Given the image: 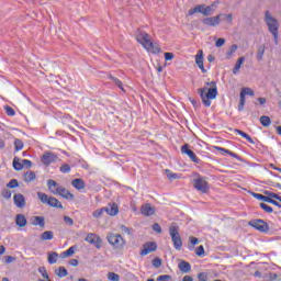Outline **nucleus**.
<instances>
[{"mask_svg": "<svg viewBox=\"0 0 281 281\" xmlns=\"http://www.w3.org/2000/svg\"><path fill=\"white\" fill-rule=\"evenodd\" d=\"M71 186L76 190H85V188H87V184H85V180H82L80 178L74 179L71 181Z\"/></svg>", "mask_w": 281, "mask_h": 281, "instance_id": "obj_19", "label": "nucleus"}, {"mask_svg": "<svg viewBox=\"0 0 281 281\" xmlns=\"http://www.w3.org/2000/svg\"><path fill=\"white\" fill-rule=\"evenodd\" d=\"M86 241L90 243V245H94L97 249H102V238L93 233L87 235Z\"/></svg>", "mask_w": 281, "mask_h": 281, "instance_id": "obj_9", "label": "nucleus"}, {"mask_svg": "<svg viewBox=\"0 0 281 281\" xmlns=\"http://www.w3.org/2000/svg\"><path fill=\"white\" fill-rule=\"evenodd\" d=\"M47 261H48V265H56V262H58V252L56 251L47 252Z\"/></svg>", "mask_w": 281, "mask_h": 281, "instance_id": "obj_22", "label": "nucleus"}, {"mask_svg": "<svg viewBox=\"0 0 281 281\" xmlns=\"http://www.w3.org/2000/svg\"><path fill=\"white\" fill-rule=\"evenodd\" d=\"M195 65L201 69L202 74H207V70L205 69V66L203 65V50H198V54L195 55Z\"/></svg>", "mask_w": 281, "mask_h": 281, "instance_id": "obj_14", "label": "nucleus"}, {"mask_svg": "<svg viewBox=\"0 0 281 281\" xmlns=\"http://www.w3.org/2000/svg\"><path fill=\"white\" fill-rule=\"evenodd\" d=\"M14 148L15 150H23V140L15 138L14 140Z\"/></svg>", "mask_w": 281, "mask_h": 281, "instance_id": "obj_43", "label": "nucleus"}, {"mask_svg": "<svg viewBox=\"0 0 281 281\" xmlns=\"http://www.w3.org/2000/svg\"><path fill=\"white\" fill-rule=\"evenodd\" d=\"M244 63H245V57H239L235 64V67L233 68V74H238Z\"/></svg>", "mask_w": 281, "mask_h": 281, "instance_id": "obj_28", "label": "nucleus"}, {"mask_svg": "<svg viewBox=\"0 0 281 281\" xmlns=\"http://www.w3.org/2000/svg\"><path fill=\"white\" fill-rule=\"evenodd\" d=\"M105 210V213L109 216H117L120 209L117 207V204H112L109 206L103 207Z\"/></svg>", "mask_w": 281, "mask_h": 281, "instance_id": "obj_17", "label": "nucleus"}, {"mask_svg": "<svg viewBox=\"0 0 281 281\" xmlns=\"http://www.w3.org/2000/svg\"><path fill=\"white\" fill-rule=\"evenodd\" d=\"M136 41L144 47V49L151 52V54H159L161 50L159 45L153 43V40H150V36L146 32L138 33Z\"/></svg>", "mask_w": 281, "mask_h": 281, "instance_id": "obj_2", "label": "nucleus"}, {"mask_svg": "<svg viewBox=\"0 0 281 281\" xmlns=\"http://www.w3.org/2000/svg\"><path fill=\"white\" fill-rule=\"evenodd\" d=\"M265 56V45H261L258 47V50H257V60H262Z\"/></svg>", "mask_w": 281, "mask_h": 281, "instance_id": "obj_38", "label": "nucleus"}, {"mask_svg": "<svg viewBox=\"0 0 281 281\" xmlns=\"http://www.w3.org/2000/svg\"><path fill=\"white\" fill-rule=\"evenodd\" d=\"M13 202L16 207H23L25 205V196L21 193L14 194Z\"/></svg>", "mask_w": 281, "mask_h": 281, "instance_id": "obj_16", "label": "nucleus"}, {"mask_svg": "<svg viewBox=\"0 0 281 281\" xmlns=\"http://www.w3.org/2000/svg\"><path fill=\"white\" fill-rule=\"evenodd\" d=\"M7 188H19V181L16 179L10 180V182L7 184Z\"/></svg>", "mask_w": 281, "mask_h": 281, "instance_id": "obj_51", "label": "nucleus"}, {"mask_svg": "<svg viewBox=\"0 0 281 281\" xmlns=\"http://www.w3.org/2000/svg\"><path fill=\"white\" fill-rule=\"evenodd\" d=\"M225 45V38L221 37L215 42V47H223Z\"/></svg>", "mask_w": 281, "mask_h": 281, "instance_id": "obj_55", "label": "nucleus"}, {"mask_svg": "<svg viewBox=\"0 0 281 281\" xmlns=\"http://www.w3.org/2000/svg\"><path fill=\"white\" fill-rule=\"evenodd\" d=\"M4 110H5L7 115H10L11 117L16 115V112L14 111V109L10 108V105H5Z\"/></svg>", "mask_w": 281, "mask_h": 281, "instance_id": "obj_48", "label": "nucleus"}, {"mask_svg": "<svg viewBox=\"0 0 281 281\" xmlns=\"http://www.w3.org/2000/svg\"><path fill=\"white\" fill-rule=\"evenodd\" d=\"M60 172H64V175L67 172H71V167H69V165H63L60 167Z\"/></svg>", "mask_w": 281, "mask_h": 281, "instance_id": "obj_53", "label": "nucleus"}, {"mask_svg": "<svg viewBox=\"0 0 281 281\" xmlns=\"http://www.w3.org/2000/svg\"><path fill=\"white\" fill-rule=\"evenodd\" d=\"M47 187H48L49 192H52V194H58V188H60L61 186L58 184L54 180H48L47 181Z\"/></svg>", "mask_w": 281, "mask_h": 281, "instance_id": "obj_20", "label": "nucleus"}, {"mask_svg": "<svg viewBox=\"0 0 281 281\" xmlns=\"http://www.w3.org/2000/svg\"><path fill=\"white\" fill-rule=\"evenodd\" d=\"M76 254V248L75 247H70L68 250H66V255L69 256H74Z\"/></svg>", "mask_w": 281, "mask_h": 281, "instance_id": "obj_60", "label": "nucleus"}, {"mask_svg": "<svg viewBox=\"0 0 281 281\" xmlns=\"http://www.w3.org/2000/svg\"><path fill=\"white\" fill-rule=\"evenodd\" d=\"M3 196H4V199H12V192L5 190V191L3 192Z\"/></svg>", "mask_w": 281, "mask_h": 281, "instance_id": "obj_63", "label": "nucleus"}, {"mask_svg": "<svg viewBox=\"0 0 281 281\" xmlns=\"http://www.w3.org/2000/svg\"><path fill=\"white\" fill-rule=\"evenodd\" d=\"M166 175H167L168 179H170V181H172L175 179H179V175L172 173V171H170V170H166Z\"/></svg>", "mask_w": 281, "mask_h": 281, "instance_id": "obj_50", "label": "nucleus"}, {"mask_svg": "<svg viewBox=\"0 0 281 281\" xmlns=\"http://www.w3.org/2000/svg\"><path fill=\"white\" fill-rule=\"evenodd\" d=\"M38 273H41V276L44 278V280H52L49 279V274L47 273V269L45 267H40L38 268Z\"/></svg>", "mask_w": 281, "mask_h": 281, "instance_id": "obj_37", "label": "nucleus"}, {"mask_svg": "<svg viewBox=\"0 0 281 281\" xmlns=\"http://www.w3.org/2000/svg\"><path fill=\"white\" fill-rule=\"evenodd\" d=\"M37 196L43 203H49V196L46 193L37 192Z\"/></svg>", "mask_w": 281, "mask_h": 281, "instance_id": "obj_39", "label": "nucleus"}, {"mask_svg": "<svg viewBox=\"0 0 281 281\" xmlns=\"http://www.w3.org/2000/svg\"><path fill=\"white\" fill-rule=\"evenodd\" d=\"M57 194H59V196H63V199H68L69 201L74 199V194L69 192V190L65 189V187L63 186L58 188Z\"/></svg>", "mask_w": 281, "mask_h": 281, "instance_id": "obj_15", "label": "nucleus"}, {"mask_svg": "<svg viewBox=\"0 0 281 281\" xmlns=\"http://www.w3.org/2000/svg\"><path fill=\"white\" fill-rule=\"evenodd\" d=\"M54 239V232L46 231L41 235V240H52Z\"/></svg>", "mask_w": 281, "mask_h": 281, "instance_id": "obj_31", "label": "nucleus"}, {"mask_svg": "<svg viewBox=\"0 0 281 281\" xmlns=\"http://www.w3.org/2000/svg\"><path fill=\"white\" fill-rule=\"evenodd\" d=\"M153 229H154V232H157L158 234H161V225H159V223H155L153 225Z\"/></svg>", "mask_w": 281, "mask_h": 281, "instance_id": "obj_59", "label": "nucleus"}, {"mask_svg": "<svg viewBox=\"0 0 281 281\" xmlns=\"http://www.w3.org/2000/svg\"><path fill=\"white\" fill-rule=\"evenodd\" d=\"M106 238L114 249H122L126 245V240L120 234L109 233Z\"/></svg>", "mask_w": 281, "mask_h": 281, "instance_id": "obj_5", "label": "nucleus"}, {"mask_svg": "<svg viewBox=\"0 0 281 281\" xmlns=\"http://www.w3.org/2000/svg\"><path fill=\"white\" fill-rule=\"evenodd\" d=\"M203 8H205V4H199L195 8L190 9L188 11L189 16H192V14H198V13L203 14Z\"/></svg>", "mask_w": 281, "mask_h": 281, "instance_id": "obj_27", "label": "nucleus"}, {"mask_svg": "<svg viewBox=\"0 0 281 281\" xmlns=\"http://www.w3.org/2000/svg\"><path fill=\"white\" fill-rule=\"evenodd\" d=\"M156 281H172V277L170 274H162L159 276Z\"/></svg>", "mask_w": 281, "mask_h": 281, "instance_id": "obj_49", "label": "nucleus"}, {"mask_svg": "<svg viewBox=\"0 0 281 281\" xmlns=\"http://www.w3.org/2000/svg\"><path fill=\"white\" fill-rule=\"evenodd\" d=\"M198 93L204 106H212L211 100H216V95H218L216 81L206 82L203 88L198 89Z\"/></svg>", "mask_w": 281, "mask_h": 281, "instance_id": "obj_1", "label": "nucleus"}, {"mask_svg": "<svg viewBox=\"0 0 281 281\" xmlns=\"http://www.w3.org/2000/svg\"><path fill=\"white\" fill-rule=\"evenodd\" d=\"M215 150H218L221 155H229L231 157H234L235 159H240V157L237 154H234V151H231L228 149H225L223 147H215Z\"/></svg>", "mask_w": 281, "mask_h": 281, "instance_id": "obj_25", "label": "nucleus"}, {"mask_svg": "<svg viewBox=\"0 0 281 281\" xmlns=\"http://www.w3.org/2000/svg\"><path fill=\"white\" fill-rule=\"evenodd\" d=\"M235 133H237V135H240L241 137H244V139H247V142H249V144H255L254 138H251V136H249V134H247L240 130H235Z\"/></svg>", "mask_w": 281, "mask_h": 281, "instance_id": "obj_30", "label": "nucleus"}, {"mask_svg": "<svg viewBox=\"0 0 281 281\" xmlns=\"http://www.w3.org/2000/svg\"><path fill=\"white\" fill-rule=\"evenodd\" d=\"M259 122L262 126L268 127L271 126V117L263 115L259 119Z\"/></svg>", "mask_w": 281, "mask_h": 281, "instance_id": "obj_33", "label": "nucleus"}, {"mask_svg": "<svg viewBox=\"0 0 281 281\" xmlns=\"http://www.w3.org/2000/svg\"><path fill=\"white\" fill-rule=\"evenodd\" d=\"M265 21L270 34H272L274 38V45H278V30H280V23H278V20H276L269 11H266Z\"/></svg>", "mask_w": 281, "mask_h": 281, "instance_id": "obj_3", "label": "nucleus"}, {"mask_svg": "<svg viewBox=\"0 0 281 281\" xmlns=\"http://www.w3.org/2000/svg\"><path fill=\"white\" fill-rule=\"evenodd\" d=\"M189 240H190V243H191V245L192 246H189V249L190 250H192V249H194V245H199V238H196V237H189Z\"/></svg>", "mask_w": 281, "mask_h": 281, "instance_id": "obj_47", "label": "nucleus"}, {"mask_svg": "<svg viewBox=\"0 0 281 281\" xmlns=\"http://www.w3.org/2000/svg\"><path fill=\"white\" fill-rule=\"evenodd\" d=\"M31 225H40V227H45V218L43 216L31 217Z\"/></svg>", "mask_w": 281, "mask_h": 281, "instance_id": "obj_21", "label": "nucleus"}, {"mask_svg": "<svg viewBox=\"0 0 281 281\" xmlns=\"http://www.w3.org/2000/svg\"><path fill=\"white\" fill-rule=\"evenodd\" d=\"M55 161H58V156L52 153H45L42 156V162L45 164V166H49V164H54Z\"/></svg>", "mask_w": 281, "mask_h": 281, "instance_id": "obj_13", "label": "nucleus"}, {"mask_svg": "<svg viewBox=\"0 0 281 281\" xmlns=\"http://www.w3.org/2000/svg\"><path fill=\"white\" fill-rule=\"evenodd\" d=\"M261 210H265L267 214H273V207L267 205L266 203H260L259 204Z\"/></svg>", "mask_w": 281, "mask_h": 281, "instance_id": "obj_44", "label": "nucleus"}, {"mask_svg": "<svg viewBox=\"0 0 281 281\" xmlns=\"http://www.w3.org/2000/svg\"><path fill=\"white\" fill-rule=\"evenodd\" d=\"M15 223L18 227H25V225H27V220L25 218V215L18 214L15 217Z\"/></svg>", "mask_w": 281, "mask_h": 281, "instance_id": "obj_24", "label": "nucleus"}, {"mask_svg": "<svg viewBox=\"0 0 281 281\" xmlns=\"http://www.w3.org/2000/svg\"><path fill=\"white\" fill-rule=\"evenodd\" d=\"M178 267L180 271H182V273H190V271L192 270V266H190V262L187 261H180Z\"/></svg>", "mask_w": 281, "mask_h": 281, "instance_id": "obj_23", "label": "nucleus"}, {"mask_svg": "<svg viewBox=\"0 0 281 281\" xmlns=\"http://www.w3.org/2000/svg\"><path fill=\"white\" fill-rule=\"evenodd\" d=\"M153 267H156V269H159V267H161V259L160 258H155L151 261Z\"/></svg>", "mask_w": 281, "mask_h": 281, "instance_id": "obj_52", "label": "nucleus"}, {"mask_svg": "<svg viewBox=\"0 0 281 281\" xmlns=\"http://www.w3.org/2000/svg\"><path fill=\"white\" fill-rule=\"evenodd\" d=\"M263 194H266V196H268L269 199H278V194L271 191H265Z\"/></svg>", "mask_w": 281, "mask_h": 281, "instance_id": "obj_54", "label": "nucleus"}, {"mask_svg": "<svg viewBox=\"0 0 281 281\" xmlns=\"http://www.w3.org/2000/svg\"><path fill=\"white\" fill-rule=\"evenodd\" d=\"M240 95L245 98V95H254V90L251 88H244L240 91Z\"/></svg>", "mask_w": 281, "mask_h": 281, "instance_id": "obj_42", "label": "nucleus"}, {"mask_svg": "<svg viewBox=\"0 0 281 281\" xmlns=\"http://www.w3.org/2000/svg\"><path fill=\"white\" fill-rule=\"evenodd\" d=\"M108 280L110 281H120V274L115 272H109L108 273Z\"/></svg>", "mask_w": 281, "mask_h": 281, "instance_id": "obj_41", "label": "nucleus"}, {"mask_svg": "<svg viewBox=\"0 0 281 281\" xmlns=\"http://www.w3.org/2000/svg\"><path fill=\"white\" fill-rule=\"evenodd\" d=\"M47 205H50V207H58L59 210H63V203L58 201L56 198H49Z\"/></svg>", "mask_w": 281, "mask_h": 281, "instance_id": "obj_26", "label": "nucleus"}, {"mask_svg": "<svg viewBox=\"0 0 281 281\" xmlns=\"http://www.w3.org/2000/svg\"><path fill=\"white\" fill-rule=\"evenodd\" d=\"M222 16H225V21L226 23H228V25H232V23H234V15L232 13L222 14Z\"/></svg>", "mask_w": 281, "mask_h": 281, "instance_id": "obj_46", "label": "nucleus"}, {"mask_svg": "<svg viewBox=\"0 0 281 281\" xmlns=\"http://www.w3.org/2000/svg\"><path fill=\"white\" fill-rule=\"evenodd\" d=\"M110 79L116 85V87L121 88L124 91V87L122 86V81L113 76H110Z\"/></svg>", "mask_w": 281, "mask_h": 281, "instance_id": "obj_45", "label": "nucleus"}, {"mask_svg": "<svg viewBox=\"0 0 281 281\" xmlns=\"http://www.w3.org/2000/svg\"><path fill=\"white\" fill-rule=\"evenodd\" d=\"M193 187L202 194H207L210 192V183L205 178H195L193 179Z\"/></svg>", "mask_w": 281, "mask_h": 281, "instance_id": "obj_6", "label": "nucleus"}, {"mask_svg": "<svg viewBox=\"0 0 281 281\" xmlns=\"http://www.w3.org/2000/svg\"><path fill=\"white\" fill-rule=\"evenodd\" d=\"M13 168L14 170H23V162H21V159L19 157H14L13 159Z\"/></svg>", "mask_w": 281, "mask_h": 281, "instance_id": "obj_32", "label": "nucleus"}, {"mask_svg": "<svg viewBox=\"0 0 281 281\" xmlns=\"http://www.w3.org/2000/svg\"><path fill=\"white\" fill-rule=\"evenodd\" d=\"M248 225L258 229V232H269V224L262 220H252L248 222Z\"/></svg>", "mask_w": 281, "mask_h": 281, "instance_id": "obj_7", "label": "nucleus"}, {"mask_svg": "<svg viewBox=\"0 0 281 281\" xmlns=\"http://www.w3.org/2000/svg\"><path fill=\"white\" fill-rule=\"evenodd\" d=\"M22 166H23V168H32V161L24 159V160H22Z\"/></svg>", "mask_w": 281, "mask_h": 281, "instance_id": "obj_57", "label": "nucleus"}, {"mask_svg": "<svg viewBox=\"0 0 281 281\" xmlns=\"http://www.w3.org/2000/svg\"><path fill=\"white\" fill-rule=\"evenodd\" d=\"M181 153L182 155H188V157L191 159V161H194V164H196V161H199V158H196V154H194V151H192V149H190V145L186 144L181 147Z\"/></svg>", "mask_w": 281, "mask_h": 281, "instance_id": "obj_11", "label": "nucleus"}, {"mask_svg": "<svg viewBox=\"0 0 281 281\" xmlns=\"http://www.w3.org/2000/svg\"><path fill=\"white\" fill-rule=\"evenodd\" d=\"M198 279H199L200 281H207V273H205V272L199 273V274H198Z\"/></svg>", "mask_w": 281, "mask_h": 281, "instance_id": "obj_56", "label": "nucleus"}, {"mask_svg": "<svg viewBox=\"0 0 281 281\" xmlns=\"http://www.w3.org/2000/svg\"><path fill=\"white\" fill-rule=\"evenodd\" d=\"M121 232L131 236V228L126 227V225H121Z\"/></svg>", "mask_w": 281, "mask_h": 281, "instance_id": "obj_58", "label": "nucleus"}, {"mask_svg": "<svg viewBox=\"0 0 281 281\" xmlns=\"http://www.w3.org/2000/svg\"><path fill=\"white\" fill-rule=\"evenodd\" d=\"M153 251H157V243L147 241L143 245L140 256H148V254H153Z\"/></svg>", "mask_w": 281, "mask_h": 281, "instance_id": "obj_10", "label": "nucleus"}, {"mask_svg": "<svg viewBox=\"0 0 281 281\" xmlns=\"http://www.w3.org/2000/svg\"><path fill=\"white\" fill-rule=\"evenodd\" d=\"M34 179H36V173L34 171H27L24 175V181H26L27 183L34 181Z\"/></svg>", "mask_w": 281, "mask_h": 281, "instance_id": "obj_34", "label": "nucleus"}, {"mask_svg": "<svg viewBox=\"0 0 281 281\" xmlns=\"http://www.w3.org/2000/svg\"><path fill=\"white\" fill-rule=\"evenodd\" d=\"M195 256L203 258V256H205V248L203 246L195 248Z\"/></svg>", "mask_w": 281, "mask_h": 281, "instance_id": "obj_40", "label": "nucleus"}, {"mask_svg": "<svg viewBox=\"0 0 281 281\" xmlns=\"http://www.w3.org/2000/svg\"><path fill=\"white\" fill-rule=\"evenodd\" d=\"M238 49V45L233 44L231 46V48L226 52V58H232V56H234V54H236V50Z\"/></svg>", "mask_w": 281, "mask_h": 281, "instance_id": "obj_35", "label": "nucleus"}, {"mask_svg": "<svg viewBox=\"0 0 281 281\" xmlns=\"http://www.w3.org/2000/svg\"><path fill=\"white\" fill-rule=\"evenodd\" d=\"M64 222L67 224V225H74V220L69 216H65L64 217Z\"/></svg>", "mask_w": 281, "mask_h": 281, "instance_id": "obj_61", "label": "nucleus"}, {"mask_svg": "<svg viewBox=\"0 0 281 281\" xmlns=\"http://www.w3.org/2000/svg\"><path fill=\"white\" fill-rule=\"evenodd\" d=\"M104 207H101V209H97L93 213H92V216L94 218H102V216H104Z\"/></svg>", "mask_w": 281, "mask_h": 281, "instance_id": "obj_36", "label": "nucleus"}, {"mask_svg": "<svg viewBox=\"0 0 281 281\" xmlns=\"http://www.w3.org/2000/svg\"><path fill=\"white\" fill-rule=\"evenodd\" d=\"M155 212L156 209L150 203H146L140 206V214H143V216H153Z\"/></svg>", "mask_w": 281, "mask_h": 281, "instance_id": "obj_12", "label": "nucleus"}, {"mask_svg": "<svg viewBox=\"0 0 281 281\" xmlns=\"http://www.w3.org/2000/svg\"><path fill=\"white\" fill-rule=\"evenodd\" d=\"M175 58V54L172 53H165V60H172Z\"/></svg>", "mask_w": 281, "mask_h": 281, "instance_id": "obj_62", "label": "nucleus"}, {"mask_svg": "<svg viewBox=\"0 0 281 281\" xmlns=\"http://www.w3.org/2000/svg\"><path fill=\"white\" fill-rule=\"evenodd\" d=\"M216 12V2L212 3L211 5H205L203 8V16H212Z\"/></svg>", "mask_w": 281, "mask_h": 281, "instance_id": "obj_18", "label": "nucleus"}, {"mask_svg": "<svg viewBox=\"0 0 281 281\" xmlns=\"http://www.w3.org/2000/svg\"><path fill=\"white\" fill-rule=\"evenodd\" d=\"M56 276H58V278H67L68 272L67 269L65 267H59L55 270Z\"/></svg>", "mask_w": 281, "mask_h": 281, "instance_id": "obj_29", "label": "nucleus"}, {"mask_svg": "<svg viewBox=\"0 0 281 281\" xmlns=\"http://www.w3.org/2000/svg\"><path fill=\"white\" fill-rule=\"evenodd\" d=\"M169 235L173 243L175 249H177V251H181V248L183 247V240H181V235L179 234V226L171 225L169 227Z\"/></svg>", "mask_w": 281, "mask_h": 281, "instance_id": "obj_4", "label": "nucleus"}, {"mask_svg": "<svg viewBox=\"0 0 281 281\" xmlns=\"http://www.w3.org/2000/svg\"><path fill=\"white\" fill-rule=\"evenodd\" d=\"M15 258L12 256H7L5 262L7 265H10V262H14Z\"/></svg>", "mask_w": 281, "mask_h": 281, "instance_id": "obj_64", "label": "nucleus"}, {"mask_svg": "<svg viewBox=\"0 0 281 281\" xmlns=\"http://www.w3.org/2000/svg\"><path fill=\"white\" fill-rule=\"evenodd\" d=\"M221 16H223V14H217L215 16L204 18L202 20V23L206 27H216L217 25H221Z\"/></svg>", "mask_w": 281, "mask_h": 281, "instance_id": "obj_8", "label": "nucleus"}]
</instances>
